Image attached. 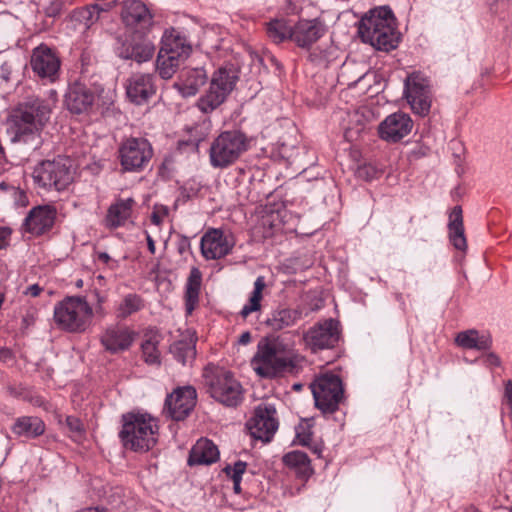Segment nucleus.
<instances>
[{
	"label": "nucleus",
	"instance_id": "nucleus-1",
	"mask_svg": "<svg viewBox=\"0 0 512 512\" xmlns=\"http://www.w3.org/2000/svg\"><path fill=\"white\" fill-rule=\"evenodd\" d=\"M56 97L49 99L30 96L18 103L7 118V134L12 143L31 145L37 149L42 144L41 133L50 120Z\"/></svg>",
	"mask_w": 512,
	"mask_h": 512
},
{
	"label": "nucleus",
	"instance_id": "nucleus-2",
	"mask_svg": "<svg viewBox=\"0 0 512 512\" xmlns=\"http://www.w3.org/2000/svg\"><path fill=\"white\" fill-rule=\"evenodd\" d=\"M296 332L261 339L251 360L253 370L264 378H274L295 369L302 357L295 349Z\"/></svg>",
	"mask_w": 512,
	"mask_h": 512
},
{
	"label": "nucleus",
	"instance_id": "nucleus-3",
	"mask_svg": "<svg viewBox=\"0 0 512 512\" xmlns=\"http://www.w3.org/2000/svg\"><path fill=\"white\" fill-rule=\"evenodd\" d=\"M358 33L363 42L386 52L395 49L400 40L395 18L388 7L370 10L361 19Z\"/></svg>",
	"mask_w": 512,
	"mask_h": 512
},
{
	"label": "nucleus",
	"instance_id": "nucleus-4",
	"mask_svg": "<svg viewBox=\"0 0 512 512\" xmlns=\"http://www.w3.org/2000/svg\"><path fill=\"white\" fill-rule=\"evenodd\" d=\"M158 436V421L151 415L147 413L123 415L119 437L126 449L135 452H147L156 445Z\"/></svg>",
	"mask_w": 512,
	"mask_h": 512
},
{
	"label": "nucleus",
	"instance_id": "nucleus-5",
	"mask_svg": "<svg viewBox=\"0 0 512 512\" xmlns=\"http://www.w3.org/2000/svg\"><path fill=\"white\" fill-rule=\"evenodd\" d=\"M93 309L85 298L66 297L54 307L55 323L68 332H83L91 323Z\"/></svg>",
	"mask_w": 512,
	"mask_h": 512
},
{
	"label": "nucleus",
	"instance_id": "nucleus-6",
	"mask_svg": "<svg viewBox=\"0 0 512 512\" xmlns=\"http://www.w3.org/2000/svg\"><path fill=\"white\" fill-rule=\"evenodd\" d=\"M248 147V138L241 131L222 132L210 146V163L214 168H226L235 163Z\"/></svg>",
	"mask_w": 512,
	"mask_h": 512
},
{
	"label": "nucleus",
	"instance_id": "nucleus-7",
	"mask_svg": "<svg viewBox=\"0 0 512 512\" xmlns=\"http://www.w3.org/2000/svg\"><path fill=\"white\" fill-rule=\"evenodd\" d=\"M208 392L226 406H237L242 401V386L231 372L222 368H207L204 373Z\"/></svg>",
	"mask_w": 512,
	"mask_h": 512
},
{
	"label": "nucleus",
	"instance_id": "nucleus-8",
	"mask_svg": "<svg viewBox=\"0 0 512 512\" xmlns=\"http://www.w3.org/2000/svg\"><path fill=\"white\" fill-rule=\"evenodd\" d=\"M315 405L323 413H334L344 400L341 378L333 373H324L311 383Z\"/></svg>",
	"mask_w": 512,
	"mask_h": 512
},
{
	"label": "nucleus",
	"instance_id": "nucleus-9",
	"mask_svg": "<svg viewBox=\"0 0 512 512\" xmlns=\"http://www.w3.org/2000/svg\"><path fill=\"white\" fill-rule=\"evenodd\" d=\"M238 76L232 68H219L214 72L209 89L201 96L197 106L203 113H210L219 107L232 92Z\"/></svg>",
	"mask_w": 512,
	"mask_h": 512
},
{
	"label": "nucleus",
	"instance_id": "nucleus-10",
	"mask_svg": "<svg viewBox=\"0 0 512 512\" xmlns=\"http://www.w3.org/2000/svg\"><path fill=\"white\" fill-rule=\"evenodd\" d=\"M153 156L150 142L142 137H130L121 142L118 158L123 171L140 172Z\"/></svg>",
	"mask_w": 512,
	"mask_h": 512
},
{
	"label": "nucleus",
	"instance_id": "nucleus-11",
	"mask_svg": "<svg viewBox=\"0 0 512 512\" xmlns=\"http://www.w3.org/2000/svg\"><path fill=\"white\" fill-rule=\"evenodd\" d=\"M404 96L412 111L426 116L431 108V85L427 77L419 72L407 76L404 82Z\"/></svg>",
	"mask_w": 512,
	"mask_h": 512
},
{
	"label": "nucleus",
	"instance_id": "nucleus-12",
	"mask_svg": "<svg viewBox=\"0 0 512 512\" xmlns=\"http://www.w3.org/2000/svg\"><path fill=\"white\" fill-rule=\"evenodd\" d=\"M62 158L43 161L33 172V178L43 188L64 190L72 181V173Z\"/></svg>",
	"mask_w": 512,
	"mask_h": 512
},
{
	"label": "nucleus",
	"instance_id": "nucleus-13",
	"mask_svg": "<svg viewBox=\"0 0 512 512\" xmlns=\"http://www.w3.org/2000/svg\"><path fill=\"white\" fill-rule=\"evenodd\" d=\"M340 332L338 322L326 319L318 322L303 333V341L312 352L333 348L339 341Z\"/></svg>",
	"mask_w": 512,
	"mask_h": 512
},
{
	"label": "nucleus",
	"instance_id": "nucleus-14",
	"mask_svg": "<svg viewBox=\"0 0 512 512\" xmlns=\"http://www.w3.org/2000/svg\"><path fill=\"white\" fill-rule=\"evenodd\" d=\"M279 426L276 408L270 403L259 404L254 416L248 422V429L253 438L268 442L271 440Z\"/></svg>",
	"mask_w": 512,
	"mask_h": 512
},
{
	"label": "nucleus",
	"instance_id": "nucleus-15",
	"mask_svg": "<svg viewBox=\"0 0 512 512\" xmlns=\"http://www.w3.org/2000/svg\"><path fill=\"white\" fill-rule=\"evenodd\" d=\"M30 65L38 77L54 82L59 76L61 62L53 49L41 44L33 49Z\"/></svg>",
	"mask_w": 512,
	"mask_h": 512
},
{
	"label": "nucleus",
	"instance_id": "nucleus-16",
	"mask_svg": "<svg viewBox=\"0 0 512 512\" xmlns=\"http://www.w3.org/2000/svg\"><path fill=\"white\" fill-rule=\"evenodd\" d=\"M135 339V332L128 326L114 323L105 327L100 334V343L112 354L128 350Z\"/></svg>",
	"mask_w": 512,
	"mask_h": 512
},
{
	"label": "nucleus",
	"instance_id": "nucleus-17",
	"mask_svg": "<svg viewBox=\"0 0 512 512\" xmlns=\"http://www.w3.org/2000/svg\"><path fill=\"white\" fill-rule=\"evenodd\" d=\"M196 390L191 386L175 389L167 396L165 408L169 416L180 421L185 419L196 404Z\"/></svg>",
	"mask_w": 512,
	"mask_h": 512
},
{
	"label": "nucleus",
	"instance_id": "nucleus-18",
	"mask_svg": "<svg viewBox=\"0 0 512 512\" xmlns=\"http://www.w3.org/2000/svg\"><path fill=\"white\" fill-rule=\"evenodd\" d=\"M233 246V239L218 229L207 231L201 238V252L207 260L225 257Z\"/></svg>",
	"mask_w": 512,
	"mask_h": 512
},
{
	"label": "nucleus",
	"instance_id": "nucleus-19",
	"mask_svg": "<svg viewBox=\"0 0 512 512\" xmlns=\"http://www.w3.org/2000/svg\"><path fill=\"white\" fill-rule=\"evenodd\" d=\"M413 127L408 114L397 112L387 116L379 125L378 132L381 139L397 142L407 136Z\"/></svg>",
	"mask_w": 512,
	"mask_h": 512
},
{
	"label": "nucleus",
	"instance_id": "nucleus-20",
	"mask_svg": "<svg viewBox=\"0 0 512 512\" xmlns=\"http://www.w3.org/2000/svg\"><path fill=\"white\" fill-rule=\"evenodd\" d=\"M326 33V25L319 19H301L293 26L292 41L301 48H310Z\"/></svg>",
	"mask_w": 512,
	"mask_h": 512
},
{
	"label": "nucleus",
	"instance_id": "nucleus-21",
	"mask_svg": "<svg viewBox=\"0 0 512 512\" xmlns=\"http://www.w3.org/2000/svg\"><path fill=\"white\" fill-rule=\"evenodd\" d=\"M65 106L73 114L87 113L95 102L94 92L85 84L74 82L65 94Z\"/></svg>",
	"mask_w": 512,
	"mask_h": 512
},
{
	"label": "nucleus",
	"instance_id": "nucleus-22",
	"mask_svg": "<svg viewBox=\"0 0 512 512\" xmlns=\"http://www.w3.org/2000/svg\"><path fill=\"white\" fill-rule=\"evenodd\" d=\"M155 47L148 39L134 36L126 40L117 49V54L122 59L134 60L138 63L149 61L154 55Z\"/></svg>",
	"mask_w": 512,
	"mask_h": 512
},
{
	"label": "nucleus",
	"instance_id": "nucleus-23",
	"mask_svg": "<svg viewBox=\"0 0 512 512\" xmlns=\"http://www.w3.org/2000/svg\"><path fill=\"white\" fill-rule=\"evenodd\" d=\"M127 97L135 104H143L153 94L155 86L149 74H134L126 82Z\"/></svg>",
	"mask_w": 512,
	"mask_h": 512
},
{
	"label": "nucleus",
	"instance_id": "nucleus-24",
	"mask_svg": "<svg viewBox=\"0 0 512 512\" xmlns=\"http://www.w3.org/2000/svg\"><path fill=\"white\" fill-rule=\"evenodd\" d=\"M55 218L56 209L53 206H38L25 218V226L30 233L40 235L52 228Z\"/></svg>",
	"mask_w": 512,
	"mask_h": 512
},
{
	"label": "nucleus",
	"instance_id": "nucleus-25",
	"mask_svg": "<svg viewBox=\"0 0 512 512\" xmlns=\"http://www.w3.org/2000/svg\"><path fill=\"white\" fill-rule=\"evenodd\" d=\"M207 75L204 69L194 68L183 71L174 87L183 97L196 95L199 89L205 84Z\"/></svg>",
	"mask_w": 512,
	"mask_h": 512
},
{
	"label": "nucleus",
	"instance_id": "nucleus-26",
	"mask_svg": "<svg viewBox=\"0 0 512 512\" xmlns=\"http://www.w3.org/2000/svg\"><path fill=\"white\" fill-rule=\"evenodd\" d=\"M122 19L127 26L144 29L151 24L152 16L143 3L133 0L124 4Z\"/></svg>",
	"mask_w": 512,
	"mask_h": 512
},
{
	"label": "nucleus",
	"instance_id": "nucleus-27",
	"mask_svg": "<svg viewBox=\"0 0 512 512\" xmlns=\"http://www.w3.org/2000/svg\"><path fill=\"white\" fill-rule=\"evenodd\" d=\"M135 200L133 198L117 199L108 208L105 217V226L110 229H115L125 225L130 219Z\"/></svg>",
	"mask_w": 512,
	"mask_h": 512
},
{
	"label": "nucleus",
	"instance_id": "nucleus-28",
	"mask_svg": "<svg viewBox=\"0 0 512 512\" xmlns=\"http://www.w3.org/2000/svg\"><path fill=\"white\" fill-rule=\"evenodd\" d=\"M160 49L186 59L189 58L192 52V46L187 38L175 29L166 30L164 32L161 39Z\"/></svg>",
	"mask_w": 512,
	"mask_h": 512
},
{
	"label": "nucleus",
	"instance_id": "nucleus-29",
	"mask_svg": "<svg viewBox=\"0 0 512 512\" xmlns=\"http://www.w3.org/2000/svg\"><path fill=\"white\" fill-rule=\"evenodd\" d=\"M218 458L219 451L217 446L208 439H200L191 449L188 464L190 466L202 464L208 465L216 462Z\"/></svg>",
	"mask_w": 512,
	"mask_h": 512
},
{
	"label": "nucleus",
	"instance_id": "nucleus-30",
	"mask_svg": "<svg viewBox=\"0 0 512 512\" xmlns=\"http://www.w3.org/2000/svg\"><path fill=\"white\" fill-rule=\"evenodd\" d=\"M301 318V309L278 307L271 312L266 320V324L272 330L280 331L294 326Z\"/></svg>",
	"mask_w": 512,
	"mask_h": 512
},
{
	"label": "nucleus",
	"instance_id": "nucleus-31",
	"mask_svg": "<svg viewBox=\"0 0 512 512\" xmlns=\"http://www.w3.org/2000/svg\"><path fill=\"white\" fill-rule=\"evenodd\" d=\"M455 343L463 349L484 351L491 348L492 339L489 333H481L476 329H469L459 332L455 337Z\"/></svg>",
	"mask_w": 512,
	"mask_h": 512
},
{
	"label": "nucleus",
	"instance_id": "nucleus-32",
	"mask_svg": "<svg viewBox=\"0 0 512 512\" xmlns=\"http://www.w3.org/2000/svg\"><path fill=\"white\" fill-rule=\"evenodd\" d=\"M12 432L17 436L36 438L45 432V423L36 416H22L14 422Z\"/></svg>",
	"mask_w": 512,
	"mask_h": 512
},
{
	"label": "nucleus",
	"instance_id": "nucleus-33",
	"mask_svg": "<svg viewBox=\"0 0 512 512\" xmlns=\"http://www.w3.org/2000/svg\"><path fill=\"white\" fill-rule=\"evenodd\" d=\"M449 236L453 246L458 250H465L467 247L464 235L462 209L455 206L449 215Z\"/></svg>",
	"mask_w": 512,
	"mask_h": 512
},
{
	"label": "nucleus",
	"instance_id": "nucleus-34",
	"mask_svg": "<svg viewBox=\"0 0 512 512\" xmlns=\"http://www.w3.org/2000/svg\"><path fill=\"white\" fill-rule=\"evenodd\" d=\"M186 60L184 57L160 49L156 61L157 71L161 78L170 79Z\"/></svg>",
	"mask_w": 512,
	"mask_h": 512
},
{
	"label": "nucleus",
	"instance_id": "nucleus-35",
	"mask_svg": "<svg viewBox=\"0 0 512 512\" xmlns=\"http://www.w3.org/2000/svg\"><path fill=\"white\" fill-rule=\"evenodd\" d=\"M202 275L198 268H192L186 283L185 305L187 314H191L199 302Z\"/></svg>",
	"mask_w": 512,
	"mask_h": 512
},
{
	"label": "nucleus",
	"instance_id": "nucleus-36",
	"mask_svg": "<svg viewBox=\"0 0 512 512\" xmlns=\"http://www.w3.org/2000/svg\"><path fill=\"white\" fill-rule=\"evenodd\" d=\"M283 462L287 467L295 470L302 479H307L313 470L306 453L302 451H291L283 456Z\"/></svg>",
	"mask_w": 512,
	"mask_h": 512
},
{
	"label": "nucleus",
	"instance_id": "nucleus-37",
	"mask_svg": "<svg viewBox=\"0 0 512 512\" xmlns=\"http://www.w3.org/2000/svg\"><path fill=\"white\" fill-rule=\"evenodd\" d=\"M170 352L183 365L191 363L196 356L195 340L192 336L178 340L171 345Z\"/></svg>",
	"mask_w": 512,
	"mask_h": 512
},
{
	"label": "nucleus",
	"instance_id": "nucleus-38",
	"mask_svg": "<svg viewBox=\"0 0 512 512\" xmlns=\"http://www.w3.org/2000/svg\"><path fill=\"white\" fill-rule=\"evenodd\" d=\"M144 308V300L135 293L125 295L116 307V317L124 320Z\"/></svg>",
	"mask_w": 512,
	"mask_h": 512
},
{
	"label": "nucleus",
	"instance_id": "nucleus-39",
	"mask_svg": "<svg viewBox=\"0 0 512 512\" xmlns=\"http://www.w3.org/2000/svg\"><path fill=\"white\" fill-rule=\"evenodd\" d=\"M293 26H290L285 19H273L266 25V33L274 43H281L285 40H292Z\"/></svg>",
	"mask_w": 512,
	"mask_h": 512
},
{
	"label": "nucleus",
	"instance_id": "nucleus-40",
	"mask_svg": "<svg viewBox=\"0 0 512 512\" xmlns=\"http://www.w3.org/2000/svg\"><path fill=\"white\" fill-rule=\"evenodd\" d=\"M266 286L263 276H258L254 282V289L249 297L248 302L243 306L240 314L246 318L251 313L261 309V300L263 298V290Z\"/></svg>",
	"mask_w": 512,
	"mask_h": 512
},
{
	"label": "nucleus",
	"instance_id": "nucleus-41",
	"mask_svg": "<svg viewBox=\"0 0 512 512\" xmlns=\"http://www.w3.org/2000/svg\"><path fill=\"white\" fill-rule=\"evenodd\" d=\"M111 3L100 5L98 3L85 7L80 11V18L87 27L99 20L101 13L107 12Z\"/></svg>",
	"mask_w": 512,
	"mask_h": 512
},
{
	"label": "nucleus",
	"instance_id": "nucleus-42",
	"mask_svg": "<svg viewBox=\"0 0 512 512\" xmlns=\"http://www.w3.org/2000/svg\"><path fill=\"white\" fill-rule=\"evenodd\" d=\"M246 468L247 464L245 462L237 461L232 466L227 465L223 470L226 473V475L231 478L233 482V490L236 494H239L241 492L240 483L242 480V475L245 473Z\"/></svg>",
	"mask_w": 512,
	"mask_h": 512
},
{
	"label": "nucleus",
	"instance_id": "nucleus-43",
	"mask_svg": "<svg viewBox=\"0 0 512 512\" xmlns=\"http://www.w3.org/2000/svg\"><path fill=\"white\" fill-rule=\"evenodd\" d=\"M143 357L146 363L157 364L159 363V351L157 348V342L153 339L145 340L141 345Z\"/></svg>",
	"mask_w": 512,
	"mask_h": 512
},
{
	"label": "nucleus",
	"instance_id": "nucleus-44",
	"mask_svg": "<svg viewBox=\"0 0 512 512\" xmlns=\"http://www.w3.org/2000/svg\"><path fill=\"white\" fill-rule=\"evenodd\" d=\"M66 426L71 433V437L80 439L84 434V426L81 420L74 416H68L66 418Z\"/></svg>",
	"mask_w": 512,
	"mask_h": 512
},
{
	"label": "nucleus",
	"instance_id": "nucleus-45",
	"mask_svg": "<svg viewBox=\"0 0 512 512\" xmlns=\"http://www.w3.org/2000/svg\"><path fill=\"white\" fill-rule=\"evenodd\" d=\"M296 438L298 443L306 446L312 440V431L308 424H301L296 428Z\"/></svg>",
	"mask_w": 512,
	"mask_h": 512
},
{
	"label": "nucleus",
	"instance_id": "nucleus-46",
	"mask_svg": "<svg viewBox=\"0 0 512 512\" xmlns=\"http://www.w3.org/2000/svg\"><path fill=\"white\" fill-rule=\"evenodd\" d=\"M169 209L163 205H155L151 214V222L155 226H160L164 219L168 216Z\"/></svg>",
	"mask_w": 512,
	"mask_h": 512
},
{
	"label": "nucleus",
	"instance_id": "nucleus-47",
	"mask_svg": "<svg viewBox=\"0 0 512 512\" xmlns=\"http://www.w3.org/2000/svg\"><path fill=\"white\" fill-rule=\"evenodd\" d=\"M97 260L111 269L117 268L119 263L106 252H97Z\"/></svg>",
	"mask_w": 512,
	"mask_h": 512
},
{
	"label": "nucleus",
	"instance_id": "nucleus-48",
	"mask_svg": "<svg viewBox=\"0 0 512 512\" xmlns=\"http://www.w3.org/2000/svg\"><path fill=\"white\" fill-rule=\"evenodd\" d=\"M503 404L508 405L509 412L512 413V380L505 382Z\"/></svg>",
	"mask_w": 512,
	"mask_h": 512
},
{
	"label": "nucleus",
	"instance_id": "nucleus-49",
	"mask_svg": "<svg viewBox=\"0 0 512 512\" xmlns=\"http://www.w3.org/2000/svg\"><path fill=\"white\" fill-rule=\"evenodd\" d=\"M11 232L10 228L0 226V250L8 246Z\"/></svg>",
	"mask_w": 512,
	"mask_h": 512
},
{
	"label": "nucleus",
	"instance_id": "nucleus-50",
	"mask_svg": "<svg viewBox=\"0 0 512 512\" xmlns=\"http://www.w3.org/2000/svg\"><path fill=\"white\" fill-rule=\"evenodd\" d=\"M42 291L43 287H41L39 284H32L25 289L23 294L31 297H38Z\"/></svg>",
	"mask_w": 512,
	"mask_h": 512
},
{
	"label": "nucleus",
	"instance_id": "nucleus-51",
	"mask_svg": "<svg viewBox=\"0 0 512 512\" xmlns=\"http://www.w3.org/2000/svg\"><path fill=\"white\" fill-rule=\"evenodd\" d=\"M485 363L488 366H496V367H498L501 364V360H500L499 356L496 355L495 353H488L485 356Z\"/></svg>",
	"mask_w": 512,
	"mask_h": 512
},
{
	"label": "nucleus",
	"instance_id": "nucleus-52",
	"mask_svg": "<svg viewBox=\"0 0 512 512\" xmlns=\"http://www.w3.org/2000/svg\"><path fill=\"white\" fill-rule=\"evenodd\" d=\"M61 9V3L59 1H53L51 5L46 8V13L48 16L54 17L56 16Z\"/></svg>",
	"mask_w": 512,
	"mask_h": 512
},
{
	"label": "nucleus",
	"instance_id": "nucleus-53",
	"mask_svg": "<svg viewBox=\"0 0 512 512\" xmlns=\"http://www.w3.org/2000/svg\"><path fill=\"white\" fill-rule=\"evenodd\" d=\"M146 240H147L148 250L152 254H154L155 251H156L155 242H154L153 238L151 237V235L149 233H146Z\"/></svg>",
	"mask_w": 512,
	"mask_h": 512
},
{
	"label": "nucleus",
	"instance_id": "nucleus-54",
	"mask_svg": "<svg viewBox=\"0 0 512 512\" xmlns=\"http://www.w3.org/2000/svg\"><path fill=\"white\" fill-rule=\"evenodd\" d=\"M251 341V334L249 332H243L240 337H239V340L238 342L242 345H246L248 344L249 342Z\"/></svg>",
	"mask_w": 512,
	"mask_h": 512
},
{
	"label": "nucleus",
	"instance_id": "nucleus-55",
	"mask_svg": "<svg viewBox=\"0 0 512 512\" xmlns=\"http://www.w3.org/2000/svg\"><path fill=\"white\" fill-rule=\"evenodd\" d=\"M80 512H107L103 507H90Z\"/></svg>",
	"mask_w": 512,
	"mask_h": 512
},
{
	"label": "nucleus",
	"instance_id": "nucleus-56",
	"mask_svg": "<svg viewBox=\"0 0 512 512\" xmlns=\"http://www.w3.org/2000/svg\"><path fill=\"white\" fill-rule=\"evenodd\" d=\"M23 321H24L25 323L29 324V323H30V321H31V322L33 321V319H32V318L30 319V318H28V316H26V317H24V318H23Z\"/></svg>",
	"mask_w": 512,
	"mask_h": 512
},
{
	"label": "nucleus",
	"instance_id": "nucleus-57",
	"mask_svg": "<svg viewBox=\"0 0 512 512\" xmlns=\"http://www.w3.org/2000/svg\"><path fill=\"white\" fill-rule=\"evenodd\" d=\"M465 512H477L475 508H469Z\"/></svg>",
	"mask_w": 512,
	"mask_h": 512
}]
</instances>
